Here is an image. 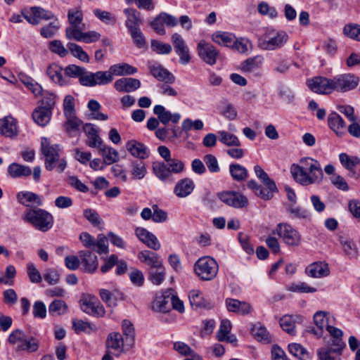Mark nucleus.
Here are the masks:
<instances>
[{
	"mask_svg": "<svg viewBox=\"0 0 360 360\" xmlns=\"http://www.w3.org/2000/svg\"><path fill=\"white\" fill-rule=\"evenodd\" d=\"M98 150L106 165H111L119 160L118 152L112 147L104 145Z\"/></svg>",
	"mask_w": 360,
	"mask_h": 360,
	"instance_id": "43",
	"label": "nucleus"
},
{
	"mask_svg": "<svg viewBox=\"0 0 360 360\" xmlns=\"http://www.w3.org/2000/svg\"><path fill=\"white\" fill-rule=\"evenodd\" d=\"M342 354L333 352V349L329 347H323L318 350V356L320 360H340Z\"/></svg>",
	"mask_w": 360,
	"mask_h": 360,
	"instance_id": "62",
	"label": "nucleus"
},
{
	"mask_svg": "<svg viewBox=\"0 0 360 360\" xmlns=\"http://www.w3.org/2000/svg\"><path fill=\"white\" fill-rule=\"evenodd\" d=\"M286 212L292 218L299 219H311V214L309 211L300 206H295L293 204H288L285 206Z\"/></svg>",
	"mask_w": 360,
	"mask_h": 360,
	"instance_id": "40",
	"label": "nucleus"
},
{
	"mask_svg": "<svg viewBox=\"0 0 360 360\" xmlns=\"http://www.w3.org/2000/svg\"><path fill=\"white\" fill-rule=\"evenodd\" d=\"M68 20L70 25L65 29V37L72 40L76 32L86 29L83 21V13L79 8H71L68 11Z\"/></svg>",
	"mask_w": 360,
	"mask_h": 360,
	"instance_id": "7",
	"label": "nucleus"
},
{
	"mask_svg": "<svg viewBox=\"0 0 360 360\" xmlns=\"http://www.w3.org/2000/svg\"><path fill=\"white\" fill-rule=\"evenodd\" d=\"M290 172L294 179L302 186H308L316 183L307 172L303 168L300 167L299 165H292L290 168Z\"/></svg>",
	"mask_w": 360,
	"mask_h": 360,
	"instance_id": "30",
	"label": "nucleus"
},
{
	"mask_svg": "<svg viewBox=\"0 0 360 360\" xmlns=\"http://www.w3.org/2000/svg\"><path fill=\"white\" fill-rule=\"evenodd\" d=\"M135 234L139 239L146 244L149 248L154 250H158L160 248V243L156 236L146 229L141 227L136 228L135 230Z\"/></svg>",
	"mask_w": 360,
	"mask_h": 360,
	"instance_id": "21",
	"label": "nucleus"
},
{
	"mask_svg": "<svg viewBox=\"0 0 360 360\" xmlns=\"http://www.w3.org/2000/svg\"><path fill=\"white\" fill-rule=\"evenodd\" d=\"M114 86L120 92H131L138 89L141 86V82L138 79L132 77H124L117 79Z\"/></svg>",
	"mask_w": 360,
	"mask_h": 360,
	"instance_id": "27",
	"label": "nucleus"
},
{
	"mask_svg": "<svg viewBox=\"0 0 360 360\" xmlns=\"http://www.w3.org/2000/svg\"><path fill=\"white\" fill-rule=\"evenodd\" d=\"M124 12L127 17L126 26L129 31L139 28L138 24L140 21L139 13L134 8H126Z\"/></svg>",
	"mask_w": 360,
	"mask_h": 360,
	"instance_id": "47",
	"label": "nucleus"
},
{
	"mask_svg": "<svg viewBox=\"0 0 360 360\" xmlns=\"http://www.w3.org/2000/svg\"><path fill=\"white\" fill-rule=\"evenodd\" d=\"M68 307L62 300H55L49 306V312L51 316H61L68 312Z\"/></svg>",
	"mask_w": 360,
	"mask_h": 360,
	"instance_id": "48",
	"label": "nucleus"
},
{
	"mask_svg": "<svg viewBox=\"0 0 360 360\" xmlns=\"http://www.w3.org/2000/svg\"><path fill=\"white\" fill-rule=\"evenodd\" d=\"M288 34L283 30H271L266 33L264 39L259 42V47L265 51L281 49L288 41Z\"/></svg>",
	"mask_w": 360,
	"mask_h": 360,
	"instance_id": "6",
	"label": "nucleus"
},
{
	"mask_svg": "<svg viewBox=\"0 0 360 360\" xmlns=\"http://www.w3.org/2000/svg\"><path fill=\"white\" fill-rule=\"evenodd\" d=\"M153 112L158 116V120L162 124H167L169 122L176 124L181 119V115L178 112L172 114L167 110L163 105H156L153 108Z\"/></svg>",
	"mask_w": 360,
	"mask_h": 360,
	"instance_id": "20",
	"label": "nucleus"
},
{
	"mask_svg": "<svg viewBox=\"0 0 360 360\" xmlns=\"http://www.w3.org/2000/svg\"><path fill=\"white\" fill-rule=\"evenodd\" d=\"M229 172L233 179L238 182L243 181L248 177L246 168L238 163H232L229 165Z\"/></svg>",
	"mask_w": 360,
	"mask_h": 360,
	"instance_id": "41",
	"label": "nucleus"
},
{
	"mask_svg": "<svg viewBox=\"0 0 360 360\" xmlns=\"http://www.w3.org/2000/svg\"><path fill=\"white\" fill-rule=\"evenodd\" d=\"M200 58L206 63L213 65L216 63L219 52L216 48L205 41H200L197 46Z\"/></svg>",
	"mask_w": 360,
	"mask_h": 360,
	"instance_id": "16",
	"label": "nucleus"
},
{
	"mask_svg": "<svg viewBox=\"0 0 360 360\" xmlns=\"http://www.w3.org/2000/svg\"><path fill=\"white\" fill-rule=\"evenodd\" d=\"M113 77L108 71H98L96 72H86L85 77L82 78L81 84L86 86H94L96 85H105L110 83Z\"/></svg>",
	"mask_w": 360,
	"mask_h": 360,
	"instance_id": "11",
	"label": "nucleus"
},
{
	"mask_svg": "<svg viewBox=\"0 0 360 360\" xmlns=\"http://www.w3.org/2000/svg\"><path fill=\"white\" fill-rule=\"evenodd\" d=\"M302 317L298 315H284L279 320L281 328L290 335L295 334V323L302 321Z\"/></svg>",
	"mask_w": 360,
	"mask_h": 360,
	"instance_id": "33",
	"label": "nucleus"
},
{
	"mask_svg": "<svg viewBox=\"0 0 360 360\" xmlns=\"http://www.w3.org/2000/svg\"><path fill=\"white\" fill-rule=\"evenodd\" d=\"M22 219L36 229L43 232L51 229L53 224V216L45 210L40 208L27 210Z\"/></svg>",
	"mask_w": 360,
	"mask_h": 360,
	"instance_id": "4",
	"label": "nucleus"
},
{
	"mask_svg": "<svg viewBox=\"0 0 360 360\" xmlns=\"http://www.w3.org/2000/svg\"><path fill=\"white\" fill-rule=\"evenodd\" d=\"M171 302V290L165 292L164 294L157 296L154 301L153 308L160 312H168L171 309L169 303Z\"/></svg>",
	"mask_w": 360,
	"mask_h": 360,
	"instance_id": "34",
	"label": "nucleus"
},
{
	"mask_svg": "<svg viewBox=\"0 0 360 360\" xmlns=\"http://www.w3.org/2000/svg\"><path fill=\"white\" fill-rule=\"evenodd\" d=\"M84 30H80L79 32H76V35L72 37L73 40L77 41H84L89 44L97 41L101 38V34L96 31H89L84 32Z\"/></svg>",
	"mask_w": 360,
	"mask_h": 360,
	"instance_id": "44",
	"label": "nucleus"
},
{
	"mask_svg": "<svg viewBox=\"0 0 360 360\" xmlns=\"http://www.w3.org/2000/svg\"><path fill=\"white\" fill-rule=\"evenodd\" d=\"M41 153L44 158V166L47 171H52L58 162L57 170L63 172L67 167L65 159L60 158L61 150L58 145H51L49 139L42 137L41 140Z\"/></svg>",
	"mask_w": 360,
	"mask_h": 360,
	"instance_id": "2",
	"label": "nucleus"
},
{
	"mask_svg": "<svg viewBox=\"0 0 360 360\" xmlns=\"http://www.w3.org/2000/svg\"><path fill=\"white\" fill-rule=\"evenodd\" d=\"M195 274L202 280L210 281L214 278L218 273L217 262L210 257L199 258L193 266Z\"/></svg>",
	"mask_w": 360,
	"mask_h": 360,
	"instance_id": "5",
	"label": "nucleus"
},
{
	"mask_svg": "<svg viewBox=\"0 0 360 360\" xmlns=\"http://www.w3.org/2000/svg\"><path fill=\"white\" fill-rule=\"evenodd\" d=\"M308 87L319 94H329L333 91L332 79L325 77H314L307 81Z\"/></svg>",
	"mask_w": 360,
	"mask_h": 360,
	"instance_id": "13",
	"label": "nucleus"
},
{
	"mask_svg": "<svg viewBox=\"0 0 360 360\" xmlns=\"http://www.w3.org/2000/svg\"><path fill=\"white\" fill-rule=\"evenodd\" d=\"M171 39L174 47V51L179 56V63L182 65H187L191 61V58L189 48L185 41L178 33L173 34Z\"/></svg>",
	"mask_w": 360,
	"mask_h": 360,
	"instance_id": "15",
	"label": "nucleus"
},
{
	"mask_svg": "<svg viewBox=\"0 0 360 360\" xmlns=\"http://www.w3.org/2000/svg\"><path fill=\"white\" fill-rule=\"evenodd\" d=\"M7 171L12 178L26 177L32 174L30 167L15 162L8 167Z\"/></svg>",
	"mask_w": 360,
	"mask_h": 360,
	"instance_id": "37",
	"label": "nucleus"
},
{
	"mask_svg": "<svg viewBox=\"0 0 360 360\" xmlns=\"http://www.w3.org/2000/svg\"><path fill=\"white\" fill-rule=\"evenodd\" d=\"M139 259L150 267L149 269L161 268L163 265L162 258L155 252L150 250H143L138 255Z\"/></svg>",
	"mask_w": 360,
	"mask_h": 360,
	"instance_id": "25",
	"label": "nucleus"
},
{
	"mask_svg": "<svg viewBox=\"0 0 360 360\" xmlns=\"http://www.w3.org/2000/svg\"><path fill=\"white\" fill-rule=\"evenodd\" d=\"M306 274L312 278H322L329 275L330 270L327 263L322 262H314L305 269Z\"/></svg>",
	"mask_w": 360,
	"mask_h": 360,
	"instance_id": "29",
	"label": "nucleus"
},
{
	"mask_svg": "<svg viewBox=\"0 0 360 360\" xmlns=\"http://www.w3.org/2000/svg\"><path fill=\"white\" fill-rule=\"evenodd\" d=\"M67 46L74 57L83 62L89 63V57L81 46L75 43L69 42L67 44Z\"/></svg>",
	"mask_w": 360,
	"mask_h": 360,
	"instance_id": "50",
	"label": "nucleus"
},
{
	"mask_svg": "<svg viewBox=\"0 0 360 360\" xmlns=\"http://www.w3.org/2000/svg\"><path fill=\"white\" fill-rule=\"evenodd\" d=\"M0 134L6 137H14L18 134L16 120L11 116L0 119Z\"/></svg>",
	"mask_w": 360,
	"mask_h": 360,
	"instance_id": "28",
	"label": "nucleus"
},
{
	"mask_svg": "<svg viewBox=\"0 0 360 360\" xmlns=\"http://www.w3.org/2000/svg\"><path fill=\"white\" fill-rule=\"evenodd\" d=\"M221 114L229 120H233L237 116V112L233 105L224 100L221 101Z\"/></svg>",
	"mask_w": 360,
	"mask_h": 360,
	"instance_id": "63",
	"label": "nucleus"
},
{
	"mask_svg": "<svg viewBox=\"0 0 360 360\" xmlns=\"http://www.w3.org/2000/svg\"><path fill=\"white\" fill-rule=\"evenodd\" d=\"M329 127L339 136L345 133L346 123L341 116L335 112H331L328 117Z\"/></svg>",
	"mask_w": 360,
	"mask_h": 360,
	"instance_id": "31",
	"label": "nucleus"
},
{
	"mask_svg": "<svg viewBox=\"0 0 360 360\" xmlns=\"http://www.w3.org/2000/svg\"><path fill=\"white\" fill-rule=\"evenodd\" d=\"M147 173L146 165L142 161H134L131 163V174L138 179H143Z\"/></svg>",
	"mask_w": 360,
	"mask_h": 360,
	"instance_id": "61",
	"label": "nucleus"
},
{
	"mask_svg": "<svg viewBox=\"0 0 360 360\" xmlns=\"http://www.w3.org/2000/svg\"><path fill=\"white\" fill-rule=\"evenodd\" d=\"M345 255L350 259L356 258L358 255V249L356 244L351 240L340 239Z\"/></svg>",
	"mask_w": 360,
	"mask_h": 360,
	"instance_id": "55",
	"label": "nucleus"
},
{
	"mask_svg": "<svg viewBox=\"0 0 360 360\" xmlns=\"http://www.w3.org/2000/svg\"><path fill=\"white\" fill-rule=\"evenodd\" d=\"M72 328H74L75 333L77 334L81 332L90 334L92 331L96 330V326L92 323L84 321L81 319H73Z\"/></svg>",
	"mask_w": 360,
	"mask_h": 360,
	"instance_id": "49",
	"label": "nucleus"
},
{
	"mask_svg": "<svg viewBox=\"0 0 360 360\" xmlns=\"http://www.w3.org/2000/svg\"><path fill=\"white\" fill-rule=\"evenodd\" d=\"M219 141L229 146H239L240 142L238 137L233 134L226 131H219L217 132Z\"/></svg>",
	"mask_w": 360,
	"mask_h": 360,
	"instance_id": "53",
	"label": "nucleus"
},
{
	"mask_svg": "<svg viewBox=\"0 0 360 360\" xmlns=\"http://www.w3.org/2000/svg\"><path fill=\"white\" fill-rule=\"evenodd\" d=\"M195 187L193 179L186 177L177 181L174 187V193L178 198H186L190 195Z\"/></svg>",
	"mask_w": 360,
	"mask_h": 360,
	"instance_id": "19",
	"label": "nucleus"
},
{
	"mask_svg": "<svg viewBox=\"0 0 360 360\" xmlns=\"http://www.w3.org/2000/svg\"><path fill=\"white\" fill-rule=\"evenodd\" d=\"M332 82L333 91L347 92L358 86L359 79L352 74H342L332 78Z\"/></svg>",
	"mask_w": 360,
	"mask_h": 360,
	"instance_id": "9",
	"label": "nucleus"
},
{
	"mask_svg": "<svg viewBox=\"0 0 360 360\" xmlns=\"http://www.w3.org/2000/svg\"><path fill=\"white\" fill-rule=\"evenodd\" d=\"M81 309L84 313L96 318L103 317L105 314L103 304L94 296H89L82 300Z\"/></svg>",
	"mask_w": 360,
	"mask_h": 360,
	"instance_id": "12",
	"label": "nucleus"
},
{
	"mask_svg": "<svg viewBox=\"0 0 360 360\" xmlns=\"http://www.w3.org/2000/svg\"><path fill=\"white\" fill-rule=\"evenodd\" d=\"M63 72H64V68L56 63L49 65L46 69V75L49 79L53 83L60 86H67L70 84V80L63 76Z\"/></svg>",
	"mask_w": 360,
	"mask_h": 360,
	"instance_id": "18",
	"label": "nucleus"
},
{
	"mask_svg": "<svg viewBox=\"0 0 360 360\" xmlns=\"http://www.w3.org/2000/svg\"><path fill=\"white\" fill-rule=\"evenodd\" d=\"M124 339L122 334L117 332L110 333L106 339V347L112 350V353L119 356L123 352Z\"/></svg>",
	"mask_w": 360,
	"mask_h": 360,
	"instance_id": "23",
	"label": "nucleus"
},
{
	"mask_svg": "<svg viewBox=\"0 0 360 360\" xmlns=\"http://www.w3.org/2000/svg\"><path fill=\"white\" fill-rule=\"evenodd\" d=\"M225 304L229 311L242 315L250 314L252 311L251 305L245 302H240L236 299L226 298Z\"/></svg>",
	"mask_w": 360,
	"mask_h": 360,
	"instance_id": "26",
	"label": "nucleus"
},
{
	"mask_svg": "<svg viewBox=\"0 0 360 360\" xmlns=\"http://www.w3.org/2000/svg\"><path fill=\"white\" fill-rule=\"evenodd\" d=\"M148 68L150 73L158 81L172 84L175 77L162 65L155 62H148Z\"/></svg>",
	"mask_w": 360,
	"mask_h": 360,
	"instance_id": "17",
	"label": "nucleus"
},
{
	"mask_svg": "<svg viewBox=\"0 0 360 360\" xmlns=\"http://www.w3.org/2000/svg\"><path fill=\"white\" fill-rule=\"evenodd\" d=\"M99 295L107 307L110 308L115 307L117 305V301L123 299L122 293L117 290L110 292L106 289H101Z\"/></svg>",
	"mask_w": 360,
	"mask_h": 360,
	"instance_id": "32",
	"label": "nucleus"
},
{
	"mask_svg": "<svg viewBox=\"0 0 360 360\" xmlns=\"http://www.w3.org/2000/svg\"><path fill=\"white\" fill-rule=\"evenodd\" d=\"M252 335L258 340L269 342L270 341L269 333L266 328L257 323L252 328Z\"/></svg>",
	"mask_w": 360,
	"mask_h": 360,
	"instance_id": "60",
	"label": "nucleus"
},
{
	"mask_svg": "<svg viewBox=\"0 0 360 360\" xmlns=\"http://www.w3.org/2000/svg\"><path fill=\"white\" fill-rule=\"evenodd\" d=\"M122 329L123 334L125 335L126 344L132 346L134 345L135 335L132 323L129 321L124 319L122 321Z\"/></svg>",
	"mask_w": 360,
	"mask_h": 360,
	"instance_id": "54",
	"label": "nucleus"
},
{
	"mask_svg": "<svg viewBox=\"0 0 360 360\" xmlns=\"http://www.w3.org/2000/svg\"><path fill=\"white\" fill-rule=\"evenodd\" d=\"M127 150L130 154L141 160L146 159L150 155V151L146 146L136 140H130L126 144Z\"/></svg>",
	"mask_w": 360,
	"mask_h": 360,
	"instance_id": "24",
	"label": "nucleus"
},
{
	"mask_svg": "<svg viewBox=\"0 0 360 360\" xmlns=\"http://www.w3.org/2000/svg\"><path fill=\"white\" fill-rule=\"evenodd\" d=\"M339 159L341 164L349 171H354L357 165L360 163V159L357 157H349L346 153H340Z\"/></svg>",
	"mask_w": 360,
	"mask_h": 360,
	"instance_id": "56",
	"label": "nucleus"
},
{
	"mask_svg": "<svg viewBox=\"0 0 360 360\" xmlns=\"http://www.w3.org/2000/svg\"><path fill=\"white\" fill-rule=\"evenodd\" d=\"M16 198L20 204L27 207L30 206V203H34L38 206L42 205V200L40 196L30 191L19 192Z\"/></svg>",
	"mask_w": 360,
	"mask_h": 360,
	"instance_id": "35",
	"label": "nucleus"
},
{
	"mask_svg": "<svg viewBox=\"0 0 360 360\" xmlns=\"http://www.w3.org/2000/svg\"><path fill=\"white\" fill-rule=\"evenodd\" d=\"M221 202L235 208H243L248 206V198L238 192L225 191L218 193Z\"/></svg>",
	"mask_w": 360,
	"mask_h": 360,
	"instance_id": "14",
	"label": "nucleus"
},
{
	"mask_svg": "<svg viewBox=\"0 0 360 360\" xmlns=\"http://www.w3.org/2000/svg\"><path fill=\"white\" fill-rule=\"evenodd\" d=\"M343 31L347 37L360 41V25L356 24L347 25L345 26Z\"/></svg>",
	"mask_w": 360,
	"mask_h": 360,
	"instance_id": "64",
	"label": "nucleus"
},
{
	"mask_svg": "<svg viewBox=\"0 0 360 360\" xmlns=\"http://www.w3.org/2000/svg\"><path fill=\"white\" fill-rule=\"evenodd\" d=\"M39 340L34 337L26 338L23 342L19 345L17 349L19 351H27V352H34L39 349Z\"/></svg>",
	"mask_w": 360,
	"mask_h": 360,
	"instance_id": "52",
	"label": "nucleus"
},
{
	"mask_svg": "<svg viewBox=\"0 0 360 360\" xmlns=\"http://www.w3.org/2000/svg\"><path fill=\"white\" fill-rule=\"evenodd\" d=\"M150 44L152 50L157 54L167 55L172 52V47L169 44L156 39L151 40Z\"/></svg>",
	"mask_w": 360,
	"mask_h": 360,
	"instance_id": "58",
	"label": "nucleus"
},
{
	"mask_svg": "<svg viewBox=\"0 0 360 360\" xmlns=\"http://www.w3.org/2000/svg\"><path fill=\"white\" fill-rule=\"evenodd\" d=\"M263 60V57L259 55L249 58L240 64V70L245 73L252 72L261 66Z\"/></svg>",
	"mask_w": 360,
	"mask_h": 360,
	"instance_id": "39",
	"label": "nucleus"
},
{
	"mask_svg": "<svg viewBox=\"0 0 360 360\" xmlns=\"http://www.w3.org/2000/svg\"><path fill=\"white\" fill-rule=\"evenodd\" d=\"M79 239L86 248L94 250L98 254L108 252V239L102 234L98 235L97 240H95L89 233L83 232L80 234Z\"/></svg>",
	"mask_w": 360,
	"mask_h": 360,
	"instance_id": "10",
	"label": "nucleus"
},
{
	"mask_svg": "<svg viewBox=\"0 0 360 360\" xmlns=\"http://www.w3.org/2000/svg\"><path fill=\"white\" fill-rule=\"evenodd\" d=\"M152 170L153 174L165 184L174 182L173 174H179L184 170V162L178 159H173L171 162L155 161L153 162Z\"/></svg>",
	"mask_w": 360,
	"mask_h": 360,
	"instance_id": "3",
	"label": "nucleus"
},
{
	"mask_svg": "<svg viewBox=\"0 0 360 360\" xmlns=\"http://www.w3.org/2000/svg\"><path fill=\"white\" fill-rule=\"evenodd\" d=\"M109 69L112 76L131 75L138 71L136 68L125 63L111 65Z\"/></svg>",
	"mask_w": 360,
	"mask_h": 360,
	"instance_id": "38",
	"label": "nucleus"
},
{
	"mask_svg": "<svg viewBox=\"0 0 360 360\" xmlns=\"http://www.w3.org/2000/svg\"><path fill=\"white\" fill-rule=\"evenodd\" d=\"M254 171L265 188L258 184L255 180H250L248 181L247 186L251 189L253 193L257 196L264 200H269L274 196V193L278 192V188L274 180L270 179L266 172L259 165L254 167Z\"/></svg>",
	"mask_w": 360,
	"mask_h": 360,
	"instance_id": "1",
	"label": "nucleus"
},
{
	"mask_svg": "<svg viewBox=\"0 0 360 360\" xmlns=\"http://www.w3.org/2000/svg\"><path fill=\"white\" fill-rule=\"evenodd\" d=\"M276 233L289 246L297 247L301 243V235L289 224L279 223L276 226Z\"/></svg>",
	"mask_w": 360,
	"mask_h": 360,
	"instance_id": "8",
	"label": "nucleus"
},
{
	"mask_svg": "<svg viewBox=\"0 0 360 360\" xmlns=\"http://www.w3.org/2000/svg\"><path fill=\"white\" fill-rule=\"evenodd\" d=\"M288 351L291 354L301 360H307L309 359V354L306 349L298 343L289 344Z\"/></svg>",
	"mask_w": 360,
	"mask_h": 360,
	"instance_id": "59",
	"label": "nucleus"
},
{
	"mask_svg": "<svg viewBox=\"0 0 360 360\" xmlns=\"http://www.w3.org/2000/svg\"><path fill=\"white\" fill-rule=\"evenodd\" d=\"M52 111L46 108L39 107L32 112L33 120L39 126L44 127L50 121Z\"/></svg>",
	"mask_w": 360,
	"mask_h": 360,
	"instance_id": "36",
	"label": "nucleus"
},
{
	"mask_svg": "<svg viewBox=\"0 0 360 360\" xmlns=\"http://www.w3.org/2000/svg\"><path fill=\"white\" fill-rule=\"evenodd\" d=\"M188 298L193 307L199 308L206 307L205 300L202 296L201 292L198 290L190 291Z\"/></svg>",
	"mask_w": 360,
	"mask_h": 360,
	"instance_id": "57",
	"label": "nucleus"
},
{
	"mask_svg": "<svg viewBox=\"0 0 360 360\" xmlns=\"http://www.w3.org/2000/svg\"><path fill=\"white\" fill-rule=\"evenodd\" d=\"M86 72V68L73 64L69 65L64 68L65 77L67 78H79L80 84L82 78L85 77Z\"/></svg>",
	"mask_w": 360,
	"mask_h": 360,
	"instance_id": "45",
	"label": "nucleus"
},
{
	"mask_svg": "<svg viewBox=\"0 0 360 360\" xmlns=\"http://www.w3.org/2000/svg\"><path fill=\"white\" fill-rule=\"evenodd\" d=\"M19 79L34 96H37L42 93L41 86L37 83L32 77L21 73L19 75Z\"/></svg>",
	"mask_w": 360,
	"mask_h": 360,
	"instance_id": "46",
	"label": "nucleus"
},
{
	"mask_svg": "<svg viewBox=\"0 0 360 360\" xmlns=\"http://www.w3.org/2000/svg\"><path fill=\"white\" fill-rule=\"evenodd\" d=\"M165 278V270L163 265L161 268L151 269L148 270V279L154 285H160Z\"/></svg>",
	"mask_w": 360,
	"mask_h": 360,
	"instance_id": "51",
	"label": "nucleus"
},
{
	"mask_svg": "<svg viewBox=\"0 0 360 360\" xmlns=\"http://www.w3.org/2000/svg\"><path fill=\"white\" fill-rule=\"evenodd\" d=\"M212 38L215 43L226 46H232L235 43V36L229 32H216Z\"/></svg>",
	"mask_w": 360,
	"mask_h": 360,
	"instance_id": "42",
	"label": "nucleus"
},
{
	"mask_svg": "<svg viewBox=\"0 0 360 360\" xmlns=\"http://www.w3.org/2000/svg\"><path fill=\"white\" fill-rule=\"evenodd\" d=\"M81 264L84 271L88 273H94L98 268L97 256L89 250H81L78 252Z\"/></svg>",
	"mask_w": 360,
	"mask_h": 360,
	"instance_id": "22",
	"label": "nucleus"
}]
</instances>
